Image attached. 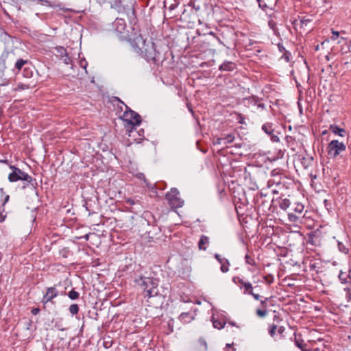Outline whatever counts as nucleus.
Instances as JSON below:
<instances>
[{
    "label": "nucleus",
    "mask_w": 351,
    "mask_h": 351,
    "mask_svg": "<svg viewBox=\"0 0 351 351\" xmlns=\"http://www.w3.org/2000/svg\"><path fill=\"white\" fill-rule=\"evenodd\" d=\"M135 51L143 56L147 60L153 61L155 63L160 60V53L155 47L153 42H146L141 35L136 36L131 42Z\"/></svg>",
    "instance_id": "1"
},
{
    "label": "nucleus",
    "mask_w": 351,
    "mask_h": 351,
    "mask_svg": "<svg viewBox=\"0 0 351 351\" xmlns=\"http://www.w3.org/2000/svg\"><path fill=\"white\" fill-rule=\"evenodd\" d=\"M135 285L139 287L145 292V298H152L157 295L158 290V283L152 278L144 276H138L134 279Z\"/></svg>",
    "instance_id": "2"
},
{
    "label": "nucleus",
    "mask_w": 351,
    "mask_h": 351,
    "mask_svg": "<svg viewBox=\"0 0 351 351\" xmlns=\"http://www.w3.org/2000/svg\"><path fill=\"white\" fill-rule=\"evenodd\" d=\"M10 168L12 172L8 175V180L10 182H15L19 180L26 181L27 184L24 185L23 188H25L28 185H31L34 188L37 184L36 179L32 178V176L23 171L19 168L13 165H10Z\"/></svg>",
    "instance_id": "3"
},
{
    "label": "nucleus",
    "mask_w": 351,
    "mask_h": 351,
    "mask_svg": "<svg viewBox=\"0 0 351 351\" xmlns=\"http://www.w3.org/2000/svg\"><path fill=\"white\" fill-rule=\"evenodd\" d=\"M12 71L15 75L21 73L25 78H31L34 73L31 62L27 59L25 60L23 58H17L15 60Z\"/></svg>",
    "instance_id": "4"
},
{
    "label": "nucleus",
    "mask_w": 351,
    "mask_h": 351,
    "mask_svg": "<svg viewBox=\"0 0 351 351\" xmlns=\"http://www.w3.org/2000/svg\"><path fill=\"white\" fill-rule=\"evenodd\" d=\"M126 108L127 110L121 116V119L125 123V128L127 131L132 132L134 128L141 123V117L137 112L128 109V106Z\"/></svg>",
    "instance_id": "5"
},
{
    "label": "nucleus",
    "mask_w": 351,
    "mask_h": 351,
    "mask_svg": "<svg viewBox=\"0 0 351 351\" xmlns=\"http://www.w3.org/2000/svg\"><path fill=\"white\" fill-rule=\"evenodd\" d=\"M179 194L178 190L176 188H172L166 194L165 197L171 207L180 208L183 206L184 201L180 197Z\"/></svg>",
    "instance_id": "6"
},
{
    "label": "nucleus",
    "mask_w": 351,
    "mask_h": 351,
    "mask_svg": "<svg viewBox=\"0 0 351 351\" xmlns=\"http://www.w3.org/2000/svg\"><path fill=\"white\" fill-rule=\"evenodd\" d=\"M346 150V145L337 140L332 141L327 147L328 154L330 158H336Z\"/></svg>",
    "instance_id": "7"
},
{
    "label": "nucleus",
    "mask_w": 351,
    "mask_h": 351,
    "mask_svg": "<svg viewBox=\"0 0 351 351\" xmlns=\"http://www.w3.org/2000/svg\"><path fill=\"white\" fill-rule=\"evenodd\" d=\"M263 99H261L256 96L252 95L248 97H245L243 99V102L245 106L250 107H256L257 109L263 110L265 108V104L262 102Z\"/></svg>",
    "instance_id": "8"
},
{
    "label": "nucleus",
    "mask_w": 351,
    "mask_h": 351,
    "mask_svg": "<svg viewBox=\"0 0 351 351\" xmlns=\"http://www.w3.org/2000/svg\"><path fill=\"white\" fill-rule=\"evenodd\" d=\"M14 53L4 51L0 56V71L3 72L7 66L6 62L8 64L12 63L14 60Z\"/></svg>",
    "instance_id": "9"
},
{
    "label": "nucleus",
    "mask_w": 351,
    "mask_h": 351,
    "mask_svg": "<svg viewBox=\"0 0 351 351\" xmlns=\"http://www.w3.org/2000/svg\"><path fill=\"white\" fill-rule=\"evenodd\" d=\"M262 130L266 133L267 135L270 136L271 141L273 142H279L280 138L278 135L274 134V128L273 127V123L267 122L263 125Z\"/></svg>",
    "instance_id": "10"
},
{
    "label": "nucleus",
    "mask_w": 351,
    "mask_h": 351,
    "mask_svg": "<svg viewBox=\"0 0 351 351\" xmlns=\"http://www.w3.org/2000/svg\"><path fill=\"white\" fill-rule=\"evenodd\" d=\"M58 294L59 292L56 287H48L46 290L45 294L43 295L42 302L45 304L49 302H51L53 298L58 295Z\"/></svg>",
    "instance_id": "11"
},
{
    "label": "nucleus",
    "mask_w": 351,
    "mask_h": 351,
    "mask_svg": "<svg viewBox=\"0 0 351 351\" xmlns=\"http://www.w3.org/2000/svg\"><path fill=\"white\" fill-rule=\"evenodd\" d=\"M215 258L221 265V271L223 273H226L229 270L230 263L229 261L225 258H222L219 254H215Z\"/></svg>",
    "instance_id": "12"
},
{
    "label": "nucleus",
    "mask_w": 351,
    "mask_h": 351,
    "mask_svg": "<svg viewBox=\"0 0 351 351\" xmlns=\"http://www.w3.org/2000/svg\"><path fill=\"white\" fill-rule=\"evenodd\" d=\"M113 26L119 34H122L126 27V23L124 19L117 18L113 23Z\"/></svg>",
    "instance_id": "13"
},
{
    "label": "nucleus",
    "mask_w": 351,
    "mask_h": 351,
    "mask_svg": "<svg viewBox=\"0 0 351 351\" xmlns=\"http://www.w3.org/2000/svg\"><path fill=\"white\" fill-rule=\"evenodd\" d=\"M243 288V293L244 294H248V295H252L253 298L256 300H260V298H261L260 295L254 293L253 292V287H252V285L250 282H247L246 284L244 285Z\"/></svg>",
    "instance_id": "14"
},
{
    "label": "nucleus",
    "mask_w": 351,
    "mask_h": 351,
    "mask_svg": "<svg viewBox=\"0 0 351 351\" xmlns=\"http://www.w3.org/2000/svg\"><path fill=\"white\" fill-rule=\"evenodd\" d=\"M236 69V64L230 61H225L219 66V70L221 71H232Z\"/></svg>",
    "instance_id": "15"
},
{
    "label": "nucleus",
    "mask_w": 351,
    "mask_h": 351,
    "mask_svg": "<svg viewBox=\"0 0 351 351\" xmlns=\"http://www.w3.org/2000/svg\"><path fill=\"white\" fill-rule=\"evenodd\" d=\"M338 278L342 284H351V276L350 274H347L346 273L340 271Z\"/></svg>",
    "instance_id": "16"
},
{
    "label": "nucleus",
    "mask_w": 351,
    "mask_h": 351,
    "mask_svg": "<svg viewBox=\"0 0 351 351\" xmlns=\"http://www.w3.org/2000/svg\"><path fill=\"white\" fill-rule=\"evenodd\" d=\"M208 243L209 238L207 236L202 235L198 242L199 249L201 250H206L207 248L206 245H208Z\"/></svg>",
    "instance_id": "17"
},
{
    "label": "nucleus",
    "mask_w": 351,
    "mask_h": 351,
    "mask_svg": "<svg viewBox=\"0 0 351 351\" xmlns=\"http://www.w3.org/2000/svg\"><path fill=\"white\" fill-rule=\"evenodd\" d=\"M278 202L279 207L284 210H287L291 204L290 200L287 198H279Z\"/></svg>",
    "instance_id": "18"
},
{
    "label": "nucleus",
    "mask_w": 351,
    "mask_h": 351,
    "mask_svg": "<svg viewBox=\"0 0 351 351\" xmlns=\"http://www.w3.org/2000/svg\"><path fill=\"white\" fill-rule=\"evenodd\" d=\"M313 161V158L311 156H303L301 158V163L304 169L308 168V167H310L312 165Z\"/></svg>",
    "instance_id": "19"
},
{
    "label": "nucleus",
    "mask_w": 351,
    "mask_h": 351,
    "mask_svg": "<svg viewBox=\"0 0 351 351\" xmlns=\"http://www.w3.org/2000/svg\"><path fill=\"white\" fill-rule=\"evenodd\" d=\"M234 139V135L229 134L222 138H218V141H223V144L230 143Z\"/></svg>",
    "instance_id": "20"
},
{
    "label": "nucleus",
    "mask_w": 351,
    "mask_h": 351,
    "mask_svg": "<svg viewBox=\"0 0 351 351\" xmlns=\"http://www.w3.org/2000/svg\"><path fill=\"white\" fill-rule=\"evenodd\" d=\"M330 129L333 133L338 134L340 136H343L346 133V131L343 129L340 128L337 125H331Z\"/></svg>",
    "instance_id": "21"
},
{
    "label": "nucleus",
    "mask_w": 351,
    "mask_h": 351,
    "mask_svg": "<svg viewBox=\"0 0 351 351\" xmlns=\"http://www.w3.org/2000/svg\"><path fill=\"white\" fill-rule=\"evenodd\" d=\"M313 21V19L311 16H304L300 19V24L302 28H304L307 26L309 23Z\"/></svg>",
    "instance_id": "22"
},
{
    "label": "nucleus",
    "mask_w": 351,
    "mask_h": 351,
    "mask_svg": "<svg viewBox=\"0 0 351 351\" xmlns=\"http://www.w3.org/2000/svg\"><path fill=\"white\" fill-rule=\"evenodd\" d=\"M179 319L184 323H188L190 322L192 318L190 317L189 313H182L179 316Z\"/></svg>",
    "instance_id": "23"
},
{
    "label": "nucleus",
    "mask_w": 351,
    "mask_h": 351,
    "mask_svg": "<svg viewBox=\"0 0 351 351\" xmlns=\"http://www.w3.org/2000/svg\"><path fill=\"white\" fill-rule=\"evenodd\" d=\"M56 56H59L60 58H64L65 55H66V50L63 47H57L56 48Z\"/></svg>",
    "instance_id": "24"
},
{
    "label": "nucleus",
    "mask_w": 351,
    "mask_h": 351,
    "mask_svg": "<svg viewBox=\"0 0 351 351\" xmlns=\"http://www.w3.org/2000/svg\"><path fill=\"white\" fill-rule=\"evenodd\" d=\"M68 297L72 300H77L80 297V293L74 289H72L69 292Z\"/></svg>",
    "instance_id": "25"
},
{
    "label": "nucleus",
    "mask_w": 351,
    "mask_h": 351,
    "mask_svg": "<svg viewBox=\"0 0 351 351\" xmlns=\"http://www.w3.org/2000/svg\"><path fill=\"white\" fill-rule=\"evenodd\" d=\"M79 309V306L76 304H71L69 308L70 313L73 315L77 314Z\"/></svg>",
    "instance_id": "26"
},
{
    "label": "nucleus",
    "mask_w": 351,
    "mask_h": 351,
    "mask_svg": "<svg viewBox=\"0 0 351 351\" xmlns=\"http://www.w3.org/2000/svg\"><path fill=\"white\" fill-rule=\"evenodd\" d=\"M295 343L298 348L301 349L302 351H310L309 350L304 348L305 345L304 344L302 339H295Z\"/></svg>",
    "instance_id": "27"
},
{
    "label": "nucleus",
    "mask_w": 351,
    "mask_h": 351,
    "mask_svg": "<svg viewBox=\"0 0 351 351\" xmlns=\"http://www.w3.org/2000/svg\"><path fill=\"white\" fill-rule=\"evenodd\" d=\"M304 206L302 204L295 203L294 207V211L298 214H302L304 211Z\"/></svg>",
    "instance_id": "28"
},
{
    "label": "nucleus",
    "mask_w": 351,
    "mask_h": 351,
    "mask_svg": "<svg viewBox=\"0 0 351 351\" xmlns=\"http://www.w3.org/2000/svg\"><path fill=\"white\" fill-rule=\"evenodd\" d=\"M226 322L219 320H213V325L214 328L217 329H221L224 327Z\"/></svg>",
    "instance_id": "29"
},
{
    "label": "nucleus",
    "mask_w": 351,
    "mask_h": 351,
    "mask_svg": "<svg viewBox=\"0 0 351 351\" xmlns=\"http://www.w3.org/2000/svg\"><path fill=\"white\" fill-rule=\"evenodd\" d=\"M256 315L260 317H265L267 315V310L264 308H258L256 311Z\"/></svg>",
    "instance_id": "30"
},
{
    "label": "nucleus",
    "mask_w": 351,
    "mask_h": 351,
    "mask_svg": "<svg viewBox=\"0 0 351 351\" xmlns=\"http://www.w3.org/2000/svg\"><path fill=\"white\" fill-rule=\"evenodd\" d=\"M288 219L290 222L296 223L299 221L300 217L293 213H289Z\"/></svg>",
    "instance_id": "31"
},
{
    "label": "nucleus",
    "mask_w": 351,
    "mask_h": 351,
    "mask_svg": "<svg viewBox=\"0 0 351 351\" xmlns=\"http://www.w3.org/2000/svg\"><path fill=\"white\" fill-rule=\"evenodd\" d=\"M245 263L248 265H250L252 266L256 265V262H255L254 259L252 256H250L249 254L245 255Z\"/></svg>",
    "instance_id": "32"
},
{
    "label": "nucleus",
    "mask_w": 351,
    "mask_h": 351,
    "mask_svg": "<svg viewBox=\"0 0 351 351\" xmlns=\"http://www.w3.org/2000/svg\"><path fill=\"white\" fill-rule=\"evenodd\" d=\"M338 248L339 250L344 254L348 253V249L346 246L341 242L338 241Z\"/></svg>",
    "instance_id": "33"
},
{
    "label": "nucleus",
    "mask_w": 351,
    "mask_h": 351,
    "mask_svg": "<svg viewBox=\"0 0 351 351\" xmlns=\"http://www.w3.org/2000/svg\"><path fill=\"white\" fill-rule=\"evenodd\" d=\"M233 281L236 283H238L240 286V288L242 289L245 284L247 282H245L243 279L240 278L239 277H234L233 278Z\"/></svg>",
    "instance_id": "34"
},
{
    "label": "nucleus",
    "mask_w": 351,
    "mask_h": 351,
    "mask_svg": "<svg viewBox=\"0 0 351 351\" xmlns=\"http://www.w3.org/2000/svg\"><path fill=\"white\" fill-rule=\"evenodd\" d=\"M276 330H277L276 325L272 324V325L269 326V330H268L269 335L271 337H274Z\"/></svg>",
    "instance_id": "35"
},
{
    "label": "nucleus",
    "mask_w": 351,
    "mask_h": 351,
    "mask_svg": "<svg viewBox=\"0 0 351 351\" xmlns=\"http://www.w3.org/2000/svg\"><path fill=\"white\" fill-rule=\"evenodd\" d=\"M269 300V298H265L263 300L261 301V308L267 309V301Z\"/></svg>",
    "instance_id": "36"
},
{
    "label": "nucleus",
    "mask_w": 351,
    "mask_h": 351,
    "mask_svg": "<svg viewBox=\"0 0 351 351\" xmlns=\"http://www.w3.org/2000/svg\"><path fill=\"white\" fill-rule=\"evenodd\" d=\"M339 32L332 30V36L330 37V39L332 40H337L339 38Z\"/></svg>",
    "instance_id": "37"
},
{
    "label": "nucleus",
    "mask_w": 351,
    "mask_h": 351,
    "mask_svg": "<svg viewBox=\"0 0 351 351\" xmlns=\"http://www.w3.org/2000/svg\"><path fill=\"white\" fill-rule=\"evenodd\" d=\"M258 1L259 7L263 10H266V9L269 8V6L265 3L264 0H258Z\"/></svg>",
    "instance_id": "38"
},
{
    "label": "nucleus",
    "mask_w": 351,
    "mask_h": 351,
    "mask_svg": "<svg viewBox=\"0 0 351 351\" xmlns=\"http://www.w3.org/2000/svg\"><path fill=\"white\" fill-rule=\"evenodd\" d=\"M199 344H200L202 346H203V347H204V349L205 350H207L208 346H207L206 341H205V339H203V338H200V339H199Z\"/></svg>",
    "instance_id": "39"
},
{
    "label": "nucleus",
    "mask_w": 351,
    "mask_h": 351,
    "mask_svg": "<svg viewBox=\"0 0 351 351\" xmlns=\"http://www.w3.org/2000/svg\"><path fill=\"white\" fill-rule=\"evenodd\" d=\"M61 58L63 60L64 62L66 64H69L71 62V58L69 57V56L67 54L65 55V56H64V58Z\"/></svg>",
    "instance_id": "40"
},
{
    "label": "nucleus",
    "mask_w": 351,
    "mask_h": 351,
    "mask_svg": "<svg viewBox=\"0 0 351 351\" xmlns=\"http://www.w3.org/2000/svg\"><path fill=\"white\" fill-rule=\"evenodd\" d=\"M265 280L267 281V283L271 284L274 281V278L272 276L269 275L268 276H265Z\"/></svg>",
    "instance_id": "41"
},
{
    "label": "nucleus",
    "mask_w": 351,
    "mask_h": 351,
    "mask_svg": "<svg viewBox=\"0 0 351 351\" xmlns=\"http://www.w3.org/2000/svg\"><path fill=\"white\" fill-rule=\"evenodd\" d=\"M269 26L273 29H276V23L273 20H270L268 23Z\"/></svg>",
    "instance_id": "42"
},
{
    "label": "nucleus",
    "mask_w": 351,
    "mask_h": 351,
    "mask_svg": "<svg viewBox=\"0 0 351 351\" xmlns=\"http://www.w3.org/2000/svg\"><path fill=\"white\" fill-rule=\"evenodd\" d=\"M126 202L130 205H134L136 203V201L132 198H128L126 199Z\"/></svg>",
    "instance_id": "43"
},
{
    "label": "nucleus",
    "mask_w": 351,
    "mask_h": 351,
    "mask_svg": "<svg viewBox=\"0 0 351 351\" xmlns=\"http://www.w3.org/2000/svg\"><path fill=\"white\" fill-rule=\"evenodd\" d=\"M277 330L279 334L282 335L285 332V328L284 326H280L278 328H277Z\"/></svg>",
    "instance_id": "44"
},
{
    "label": "nucleus",
    "mask_w": 351,
    "mask_h": 351,
    "mask_svg": "<svg viewBox=\"0 0 351 351\" xmlns=\"http://www.w3.org/2000/svg\"><path fill=\"white\" fill-rule=\"evenodd\" d=\"M348 286L344 288V291L347 293L351 292V284H347Z\"/></svg>",
    "instance_id": "45"
},
{
    "label": "nucleus",
    "mask_w": 351,
    "mask_h": 351,
    "mask_svg": "<svg viewBox=\"0 0 351 351\" xmlns=\"http://www.w3.org/2000/svg\"><path fill=\"white\" fill-rule=\"evenodd\" d=\"M39 311H40L39 308H34L32 310V313L35 315H37L39 313Z\"/></svg>",
    "instance_id": "46"
},
{
    "label": "nucleus",
    "mask_w": 351,
    "mask_h": 351,
    "mask_svg": "<svg viewBox=\"0 0 351 351\" xmlns=\"http://www.w3.org/2000/svg\"><path fill=\"white\" fill-rule=\"evenodd\" d=\"M178 4L177 3H173V4H171L169 7V11H172L173 10H174L176 7H177Z\"/></svg>",
    "instance_id": "47"
},
{
    "label": "nucleus",
    "mask_w": 351,
    "mask_h": 351,
    "mask_svg": "<svg viewBox=\"0 0 351 351\" xmlns=\"http://www.w3.org/2000/svg\"><path fill=\"white\" fill-rule=\"evenodd\" d=\"M232 350H233V348L230 346V344H227L226 345V348L224 351H231Z\"/></svg>",
    "instance_id": "48"
},
{
    "label": "nucleus",
    "mask_w": 351,
    "mask_h": 351,
    "mask_svg": "<svg viewBox=\"0 0 351 351\" xmlns=\"http://www.w3.org/2000/svg\"><path fill=\"white\" fill-rule=\"evenodd\" d=\"M346 298L348 301H351V292L347 293L346 295Z\"/></svg>",
    "instance_id": "49"
},
{
    "label": "nucleus",
    "mask_w": 351,
    "mask_h": 351,
    "mask_svg": "<svg viewBox=\"0 0 351 351\" xmlns=\"http://www.w3.org/2000/svg\"><path fill=\"white\" fill-rule=\"evenodd\" d=\"M9 198H10V196L8 195H7L5 197V200H4V202H3V205H4L9 200Z\"/></svg>",
    "instance_id": "50"
},
{
    "label": "nucleus",
    "mask_w": 351,
    "mask_h": 351,
    "mask_svg": "<svg viewBox=\"0 0 351 351\" xmlns=\"http://www.w3.org/2000/svg\"><path fill=\"white\" fill-rule=\"evenodd\" d=\"M284 56H285V58L286 59V60L288 62V61L289 60V56H287V54H286V53H285V54H284Z\"/></svg>",
    "instance_id": "51"
},
{
    "label": "nucleus",
    "mask_w": 351,
    "mask_h": 351,
    "mask_svg": "<svg viewBox=\"0 0 351 351\" xmlns=\"http://www.w3.org/2000/svg\"><path fill=\"white\" fill-rule=\"evenodd\" d=\"M278 319V316L277 315H275L274 317V320L276 321Z\"/></svg>",
    "instance_id": "52"
},
{
    "label": "nucleus",
    "mask_w": 351,
    "mask_h": 351,
    "mask_svg": "<svg viewBox=\"0 0 351 351\" xmlns=\"http://www.w3.org/2000/svg\"><path fill=\"white\" fill-rule=\"evenodd\" d=\"M341 40H345L342 37L337 41V43H341Z\"/></svg>",
    "instance_id": "53"
},
{
    "label": "nucleus",
    "mask_w": 351,
    "mask_h": 351,
    "mask_svg": "<svg viewBox=\"0 0 351 351\" xmlns=\"http://www.w3.org/2000/svg\"><path fill=\"white\" fill-rule=\"evenodd\" d=\"M217 143H218V144H223V141H217Z\"/></svg>",
    "instance_id": "54"
},
{
    "label": "nucleus",
    "mask_w": 351,
    "mask_h": 351,
    "mask_svg": "<svg viewBox=\"0 0 351 351\" xmlns=\"http://www.w3.org/2000/svg\"><path fill=\"white\" fill-rule=\"evenodd\" d=\"M85 239H86V240H88V234H86V235L85 236Z\"/></svg>",
    "instance_id": "55"
},
{
    "label": "nucleus",
    "mask_w": 351,
    "mask_h": 351,
    "mask_svg": "<svg viewBox=\"0 0 351 351\" xmlns=\"http://www.w3.org/2000/svg\"><path fill=\"white\" fill-rule=\"evenodd\" d=\"M60 294H61L62 295H66L65 291L62 292Z\"/></svg>",
    "instance_id": "56"
},
{
    "label": "nucleus",
    "mask_w": 351,
    "mask_h": 351,
    "mask_svg": "<svg viewBox=\"0 0 351 351\" xmlns=\"http://www.w3.org/2000/svg\"><path fill=\"white\" fill-rule=\"evenodd\" d=\"M61 10H66V11L69 10V9H68V8H65V9L62 8Z\"/></svg>",
    "instance_id": "57"
},
{
    "label": "nucleus",
    "mask_w": 351,
    "mask_h": 351,
    "mask_svg": "<svg viewBox=\"0 0 351 351\" xmlns=\"http://www.w3.org/2000/svg\"><path fill=\"white\" fill-rule=\"evenodd\" d=\"M59 330H61V331L64 330V329H63V328H59Z\"/></svg>",
    "instance_id": "58"
}]
</instances>
